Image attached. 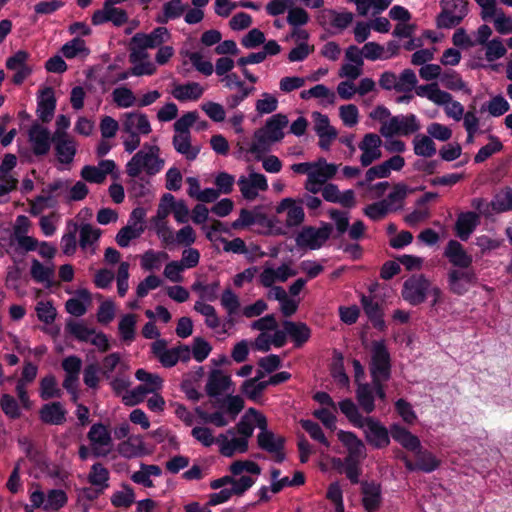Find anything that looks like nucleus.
<instances>
[{
    "label": "nucleus",
    "instance_id": "nucleus-1",
    "mask_svg": "<svg viewBox=\"0 0 512 512\" xmlns=\"http://www.w3.org/2000/svg\"><path fill=\"white\" fill-rule=\"evenodd\" d=\"M288 123L289 120L285 114H273L261 128L254 131L251 137H242L237 142L239 157H244L247 160L253 158L259 161L271 150L273 144L284 139V129Z\"/></svg>",
    "mask_w": 512,
    "mask_h": 512
},
{
    "label": "nucleus",
    "instance_id": "nucleus-2",
    "mask_svg": "<svg viewBox=\"0 0 512 512\" xmlns=\"http://www.w3.org/2000/svg\"><path fill=\"white\" fill-rule=\"evenodd\" d=\"M160 157V148L154 144L145 143L126 164V173L130 177H138L142 172L149 176L156 175L164 167Z\"/></svg>",
    "mask_w": 512,
    "mask_h": 512
},
{
    "label": "nucleus",
    "instance_id": "nucleus-3",
    "mask_svg": "<svg viewBox=\"0 0 512 512\" xmlns=\"http://www.w3.org/2000/svg\"><path fill=\"white\" fill-rule=\"evenodd\" d=\"M198 119L196 111L187 112L174 123V136L172 144L177 153L183 155L188 161L197 158L200 147L191 144L190 128Z\"/></svg>",
    "mask_w": 512,
    "mask_h": 512
},
{
    "label": "nucleus",
    "instance_id": "nucleus-4",
    "mask_svg": "<svg viewBox=\"0 0 512 512\" xmlns=\"http://www.w3.org/2000/svg\"><path fill=\"white\" fill-rule=\"evenodd\" d=\"M416 95L426 98L435 105L442 106L448 118L454 121H460L464 115V106L453 99V96L439 88L437 83L420 85L416 89Z\"/></svg>",
    "mask_w": 512,
    "mask_h": 512
},
{
    "label": "nucleus",
    "instance_id": "nucleus-5",
    "mask_svg": "<svg viewBox=\"0 0 512 512\" xmlns=\"http://www.w3.org/2000/svg\"><path fill=\"white\" fill-rule=\"evenodd\" d=\"M421 128L419 119L415 114H399L392 116L386 123L381 125L379 132L385 139L394 136H410Z\"/></svg>",
    "mask_w": 512,
    "mask_h": 512
},
{
    "label": "nucleus",
    "instance_id": "nucleus-6",
    "mask_svg": "<svg viewBox=\"0 0 512 512\" xmlns=\"http://www.w3.org/2000/svg\"><path fill=\"white\" fill-rule=\"evenodd\" d=\"M369 369L371 378L375 381L385 382L391 376L390 353L383 340L372 343Z\"/></svg>",
    "mask_w": 512,
    "mask_h": 512
},
{
    "label": "nucleus",
    "instance_id": "nucleus-7",
    "mask_svg": "<svg viewBox=\"0 0 512 512\" xmlns=\"http://www.w3.org/2000/svg\"><path fill=\"white\" fill-rule=\"evenodd\" d=\"M220 82L229 91H236L225 99L228 109L237 108L256 90L255 86L247 85L236 73L224 75V77L220 78Z\"/></svg>",
    "mask_w": 512,
    "mask_h": 512
},
{
    "label": "nucleus",
    "instance_id": "nucleus-8",
    "mask_svg": "<svg viewBox=\"0 0 512 512\" xmlns=\"http://www.w3.org/2000/svg\"><path fill=\"white\" fill-rule=\"evenodd\" d=\"M468 14L466 0H443L442 11L437 16V27L451 29L456 27Z\"/></svg>",
    "mask_w": 512,
    "mask_h": 512
},
{
    "label": "nucleus",
    "instance_id": "nucleus-9",
    "mask_svg": "<svg viewBox=\"0 0 512 512\" xmlns=\"http://www.w3.org/2000/svg\"><path fill=\"white\" fill-rule=\"evenodd\" d=\"M478 282L473 268L449 269L446 274L447 289L453 295L463 296Z\"/></svg>",
    "mask_w": 512,
    "mask_h": 512
},
{
    "label": "nucleus",
    "instance_id": "nucleus-10",
    "mask_svg": "<svg viewBox=\"0 0 512 512\" xmlns=\"http://www.w3.org/2000/svg\"><path fill=\"white\" fill-rule=\"evenodd\" d=\"M259 424L262 427L257 434L258 447L273 455L278 463L283 462L285 460V453L283 451L285 439L268 429L266 418H261Z\"/></svg>",
    "mask_w": 512,
    "mask_h": 512
},
{
    "label": "nucleus",
    "instance_id": "nucleus-11",
    "mask_svg": "<svg viewBox=\"0 0 512 512\" xmlns=\"http://www.w3.org/2000/svg\"><path fill=\"white\" fill-rule=\"evenodd\" d=\"M386 401L383 382L372 379L371 383H359L356 389V399L359 406L367 414L375 410V399Z\"/></svg>",
    "mask_w": 512,
    "mask_h": 512
},
{
    "label": "nucleus",
    "instance_id": "nucleus-12",
    "mask_svg": "<svg viewBox=\"0 0 512 512\" xmlns=\"http://www.w3.org/2000/svg\"><path fill=\"white\" fill-rule=\"evenodd\" d=\"M332 227L324 224L319 228L305 226L297 234L295 241L299 248L317 250L330 238Z\"/></svg>",
    "mask_w": 512,
    "mask_h": 512
},
{
    "label": "nucleus",
    "instance_id": "nucleus-13",
    "mask_svg": "<svg viewBox=\"0 0 512 512\" xmlns=\"http://www.w3.org/2000/svg\"><path fill=\"white\" fill-rule=\"evenodd\" d=\"M91 451L96 457L107 456L113 448V440L107 426L102 423H95L90 427L87 434Z\"/></svg>",
    "mask_w": 512,
    "mask_h": 512
},
{
    "label": "nucleus",
    "instance_id": "nucleus-14",
    "mask_svg": "<svg viewBox=\"0 0 512 512\" xmlns=\"http://www.w3.org/2000/svg\"><path fill=\"white\" fill-rule=\"evenodd\" d=\"M357 428L363 430L366 441L374 448H384L390 443L387 428L373 417L363 419L362 423Z\"/></svg>",
    "mask_w": 512,
    "mask_h": 512
},
{
    "label": "nucleus",
    "instance_id": "nucleus-15",
    "mask_svg": "<svg viewBox=\"0 0 512 512\" xmlns=\"http://www.w3.org/2000/svg\"><path fill=\"white\" fill-rule=\"evenodd\" d=\"M430 283L425 276L414 275L404 282L402 297L411 305H419L425 301Z\"/></svg>",
    "mask_w": 512,
    "mask_h": 512
},
{
    "label": "nucleus",
    "instance_id": "nucleus-16",
    "mask_svg": "<svg viewBox=\"0 0 512 512\" xmlns=\"http://www.w3.org/2000/svg\"><path fill=\"white\" fill-rule=\"evenodd\" d=\"M237 184L244 199L252 201L256 199L259 192L268 189V181L264 174L251 170L247 175H241Z\"/></svg>",
    "mask_w": 512,
    "mask_h": 512
},
{
    "label": "nucleus",
    "instance_id": "nucleus-17",
    "mask_svg": "<svg viewBox=\"0 0 512 512\" xmlns=\"http://www.w3.org/2000/svg\"><path fill=\"white\" fill-rule=\"evenodd\" d=\"M217 446L219 453L225 457L243 454L248 450L245 438L238 436L233 428L217 436Z\"/></svg>",
    "mask_w": 512,
    "mask_h": 512
},
{
    "label": "nucleus",
    "instance_id": "nucleus-18",
    "mask_svg": "<svg viewBox=\"0 0 512 512\" xmlns=\"http://www.w3.org/2000/svg\"><path fill=\"white\" fill-rule=\"evenodd\" d=\"M382 140L378 134L367 133L358 143L361 151L359 161L363 167H368L382 157Z\"/></svg>",
    "mask_w": 512,
    "mask_h": 512
},
{
    "label": "nucleus",
    "instance_id": "nucleus-19",
    "mask_svg": "<svg viewBox=\"0 0 512 512\" xmlns=\"http://www.w3.org/2000/svg\"><path fill=\"white\" fill-rule=\"evenodd\" d=\"M33 245L27 243L25 238L21 239L10 230H5L0 235V251L15 259L25 253L35 251Z\"/></svg>",
    "mask_w": 512,
    "mask_h": 512
},
{
    "label": "nucleus",
    "instance_id": "nucleus-20",
    "mask_svg": "<svg viewBox=\"0 0 512 512\" xmlns=\"http://www.w3.org/2000/svg\"><path fill=\"white\" fill-rule=\"evenodd\" d=\"M91 21L95 26L111 22L114 26L120 27L128 21V15L125 10L105 1L103 8L93 13Z\"/></svg>",
    "mask_w": 512,
    "mask_h": 512
},
{
    "label": "nucleus",
    "instance_id": "nucleus-21",
    "mask_svg": "<svg viewBox=\"0 0 512 512\" xmlns=\"http://www.w3.org/2000/svg\"><path fill=\"white\" fill-rule=\"evenodd\" d=\"M122 131L126 134L148 135L152 128L146 114L133 111L122 115Z\"/></svg>",
    "mask_w": 512,
    "mask_h": 512
},
{
    "label": "nucleus",
    "instance_id": "nucleus-22",
    "mask_svg": "<svg viewBox=\"0 0 512 512\" xmlns=\"http://www.w3.org/2000/svg\"><path fill=\"white\" fill-rule=\"evenodd\" d=\"M220 303L223 309L226 311L227 316L222 325V333L227 334L228 330L234 327L236 321L235 316L239 313L241 303L236 293L231 289H225L222 292Z\"/></svg>",
    "mask_w": 512,
    "mask_h": 512
},
{
    "label": "nucleus",
    "instance_id": "nucleus-23",
    "mask_svg": "<svg viewBox=\"0 0 512 512\" xmlns=\"http://www.w3.org/2000/svg\"><path fill=\"white\" fill-rule=\"evenodd\" d=\"M28 138L35 155H46L51 147V136L48 128L34 123L28 130Z\"/></svg>",
    "mask_w": 512,
    "mask_h": 512
},
{
    "label": "nucleus",
    "instance_id": "nucleus-24",
    "mask_svg": "<svg viewBox=\"0 0 512 512\" xmlns=\"http://www.w3.org/2000/svg\"><path fill=\"white\" fill-rule=\"evenodd\" d=\"M17 164V157L14 154H6L0 164V196H5L13 191L18 180L12 175V170Z\"/></svg>",
    "mask_w": 512,
    "mask_h": 512
},
{
    "label": "nucleus",
    "instance_id": "nucleus-25",
    "mask_svg": "<svg viewBox=\"0 0 512 512\" xmlns=\"http://www.w3.org/2000/svg\"><path fill=\"white\" fill-rule=\"evenodd\" d=\"M444 256L452 265L451 269L471 268L473 258L464 247L456 240H450L444 250Z\"/></svg>",
    "mask_w": 512,
    "mask_h": 512
},
{
    "label": "nucleus",
    "instance_id": "nucleus-26",
    "mask_svg": "<svg viewBox=\"0 0 512 512\" xmlns=\"http://www.w3.org/2000/svg\"><path fill=\"white\" fill-rule=\"evenodd\" d=\"M278 214L286 212V225L297 227L304 221L305 213L300 202L292 198H284L276 207Z\"/></svg>",
    "mask_w": 512,
    "mask_h": 512
},
{
    "label": "nucleus",
    "instance_id": "nucleus-27",
    "mask_svg": "<svg viewBox=\"0 0 512 512\" xmlns=\"http://www.w3.org/2000/svg\"><path fill=\"white\" fill-rule=\"evenodd\" d=\"M232 381L229 375L221 370H212L205 386L206 393L212 397H218L230 391Z\"/></svg>",
    "mask_w": 512,
    "mask_h": 512
},
{
    "label": "nucleus",
    "instance_id": "nucleus-28",
    "mask_svg": "<svg viewBox=\"0 0 512 512\" xmlns=\"http://www.w3.org/2000/svg\"><path fill=\"white\" fill-rule=\"evenodd\" d=\"M294 275H296V271L292 270L288 264L284 263L276 269L272 266L265 265L259 275V282L264 287H271L274 283L285 282Z\"/></svg>",
    "mask_w": 512,
    "mask_h": 512
},
{
    "label": "nucleus",
    "instance_id": "nucleus-29",
    "mask_svg": "<svg viewBox=\"0 0 512 512\" xmlns=\"http://www.w3.org/2000/svg\"><path fill=\"white\" fill-rule=\"evenodd\" d=\"M118 453L127 459L138 458L149 454L144 439L140 435H131L120 442L117 447Z\"/></svg>",
    "mask_w": 512,
    "mask_h": 512
},
{
    "label": "nucleus",
    "instance_id": "nucleus-30",
    "mask_svg": "<svg viewBox=\"0 0 512 512\" xmlns=\"http://www.w3.org/2000/svg\"><path fill=\"white\" fill-rule=\"evenodd\" d=\"M261 418L266 417L254 408H249L236 425V434L241 438H245L246 443H248L250 437L253 435L255 427L261 430L262 426L259 424Z\"/></svg>",
    "mask_w": 512,
    "mask_h": 512
},
{
    "label": "nucleus",
    "instance_id": "nucleus-31",
    "mask_svg": "<svg viewBox=\"0 0 512 512\" xmlns=\"http://www.w3.org/2000/svg\"><path fill=\"white\" fill-rule=\"evenodd\" d=\"M170 32L166 27H157L151 33H136L132 39L131 44L143 45L147 48H156L170 39Z\"/></svg>",
    "mask_w": 512,
    "mask_h": 512
},
{
    "label": "nucleus",
    "instance_id": "nucleus-32",
    "mask_svg": "<svg viewBox=\"0 0 512 512\" xmlns=\"http://www.w3.org/2000/svg\"><path fill=\"white\" fill-rule=\"evenodd\" d=\"M56 109V98L51 87H45L37 98V115L43 122H49Z\"/></svg>",
    "mask_w": 512,
    "mask_h": 512
},
{
    "label": "nucleus",
    "instance_id": "nucleus-33",
    "mask_svg": "<svg viewBox=\"0 0 512 512\" xmlns=\"http://www.w3.org/2000/svg\"><path fill=\"white\" fill-rule=\"evenodd\" d=\"M116 164L113 160H102L98 166L86 165L81 170V177L91 183H102L113 172Z\"/></svg>",
    "mask_w": 512,
    "mask_h": 512
},
{
    "label": "nucleus",
    "instance_id": "nucleus-34",
    "mask_svg": "<svg viewBox=\"0 0 512 512\" xmlns=\"http://www.w3.org/2000/svg\"><path fill=\"white\" fill-rule=\"evenodd\" d=\"M30 275L35 282L43 284L45 287H50L55 276V265L53 261L42 263L37 259H32Z\"/></svg>",
    "mask_w": 512,
    "mask_h": 512
},
{
    "label": "nucleus",
    "instance_id": "nucleus-35",
    "mask_svg": "<svg viewBox=\"0 0 512 512\" xmlns=\"http://www.w3.org/2000/svg\"><path fill=\"white\" fill-rule=\"evenodd\" d=\"M480 223V215L476 212H462L458 215L455 223L456 235L462 240L469 239Z\"/></svg>",
    "mask_w": 512,
    "mask_h": 512
},
{
    "label": "nucleus",
    "instance_id": "nucleus-36",
    "mask_svg": "<svg viewBox=\"0 0 512 512\" xmlns=\"http://www.w3.org/2000/svg\"><path fill=\"white\" fill-rule=\"evenodd\" d=\"M68 182V180L59 179L49 183L46 188L42 190V194L39 195V201H47L48 207H55L58 198L67 201Z\"/></svg>",
    "mask_w": 512,
    "mask_h": 512
},
{
    "label": "nucleus",
    "instance_id": "nucleus-37",
    "mask_svg": "<svg viewBox=\"0 0 512 512\" xmlns=\"http://www.w3.org/2000/svg\"><path fill=\"white\" fill-rule=\"evenodd\" d=\"M162 469L158 465L140 463L139 470L131 474L130 479L145 488L155 486L153 478L160 477Z\"/></svg>",
    "mask_w": 512,
    "mask_h": 512
},
{
    "label": "nucleus",
    "instance_id": "nucleus-38",
    "mask_svg": "<svg viewBox=\"0 0 512 512\" xmlns=\"http://www.w3.org/2000/svg\"><path fill=\"white\" fill-rule=\"evenodd\" d=\"M67 411L60 402L44 404L40 411L41 421L49 425H61L66 421Z\"/></svg>",
    "mask_w": 512,
    "mask_h": 512
},
{
    "label": "nucleus",
    "instance_id": "nucleus-39",
    "mask_svg": "<svg viewBox=\"0 0 512 512\" xmlns=\"http://www.w3.org/2000/svg\"><path fill=\"white\" fill-rule=\"evenodd\" d=\"M204 88L197 82L178 84L174 86L172 95L181 102L196 101L202 97Z\"/></svg>",
    "mask_w": 512,
    "mask_h": 512
},
{
    "label": "nucleus",
    "instance_id": "nucleus-40",
    "mask_svg": "<svg viewBox=\"0 0 512 512\" xmlns=\"http://www.w3.org/2000/svg\"><path fill=\"white\" fill-rule=\"evenodd\" d=\"M60 51L66 59H86L91 53L86 41L81 37H74L70 41L66 42L61 47Z\"/></svg>",
    "mask_w": 512,
    "mask_h": 512
},
{
    "label": "nucleus",
    "instance_id": "nucleus-41",
    "mask_svg": "<svg viewBox=\"0 0 512 512\" xmlns=\"http://www.w3.org/2000/svg\"><path fill=\"white\" fill-rule=\"evenodd\" d=\"M100 235L101 232L98 228H95L90 224L81 225L79 228L80 248L91 255L94 254Z\"/></svg>",
    "mask_w": 512,
    "mask_h": 512
},
{
    "label": "nucleus",
    "instance_id": "nucleus-42",
    "mask_svg": "<svg viewBox=\"0 0 512 512\" xmlns=\"http://www.w3.org/2000/svg\"><path fill=\"white\" fill-rule=\"evenodd\" d=\"M55 142V150L58 160L63 164H70L76 154V142L67 137L53 138Z\"/></svg>",
    "mask_w": 512,
    "mask_h": 512
},
{
    "label": "nucleus",
    "instance_id": "nucleus-43",
    "mask_svg": "<svg viewBox=\"0 0 512 512\" xmlns=\"http://www.w3.org/2000/svg\"><path fill=\"white\" fill-rule=\"evenodd\" d=\"M392 438L398 442L403 448L415 452L419 450L421 443L417 436L413 435L407 429L399 426L393 425L390 430Z\"/></svg>",
    "mask_w": 512,
    "mask_h": 512
},
{
    "label": "nucleus",
    "instance_id": "nucleus-44",
    "mask_svg": "<svg viewBox=\"0 0 512 512\" xmlns=\"http://www.w3.org/2000/svg\"><path fill=\"white\" fill-rule=\"evenodd\" d=\"M283 328L286 329L288 336L292 339L296 347L302 346L308 341L311 335L310 328L303 322L286 320L283 322Z\"/></svg>",
    "mask_w": 512,
    "mask_h": 512
},
{
    "label": "nucleus",
    "instance_id": "nucleus-45",
    "mask_svg": "<svg viewBox=\"0 0 512 512\" xmlns=\"http://www.w3.org/2000/svg\"><path fill=\"white\" fill-rule=\"evenodd\" d=\"M361 304L365 314L373 323V326L379 330H384L385 321L383 319L382 310L378 302L374 301V299L370 296L362 295Z\"/></svg>",
    "mask_w": 512,
    "mask_h": 512
},
{
    "label": "nucleus",
    "instance_id": "nucleus-46",
    "mask_svg": "<svg viewBox=\"0 0 512 512\" xmlns=\"http://www.w3.org/2000/svg\"><path fill=\"white\" fill-rule=\"evenodd\" d=\"M356 6L359 15L366 16L369 12L377 15L386 10L392 3V0H346Z\"/></svg>",
    "mask_w": 512,
    "mask_h": 512
},
{
    "label": "nucleus",
    "instance_id": "nucleus-47",
    "mask_svg": "<svg viewBox=\"0 0 512 512\" xmlns=\"http://www.w3.org/2000/svg\"><path fill=\"white\" fill-rule=\"evenodd\" d=\"M363 506L367 512H375L381 503V488L375 483H365L362 487Z\"/></svg>",
    "mask_w": 512,
    "mask_h": 512
},
{
    "label": "nucleus",
    "instance_id": "nucleus-48",
    "mask_svg": "<svg viewBox=\"0 0 512 512\" xmlns=\"http://www.w3.org/2000/svg\"><path fill=\"white\" fill-rule=\"evenodd\" d=\"M338 166L332 163H327L325 159L320 158L314 162V167L309 173V177L323 185L331 179L337 172Z\"/></svg>",
    "mask_w": 512,
    "mask_h": 512
},
{
    "label": "nucleus",
    "instance_id": "nucleus-49",
    "mask_svg": "<svg viewBox=\"0 0 512 512\" xmlns=\"http://www.w3.org/2000/svg\"><path fill=\"white\" fill-rule=\"evenodd\" d=\"M169 259V255L165 251L147 250L141 255L140 265L145 271L159 270L163 262Z\"/></svg>",
    "mask_w": 512,
    "mask_h": 512
},
{
    "label": "nucleus",
    "instance_id": "nucleus-50",
    "mask_svg": "<svg viewBox=\"0 0 512 512\" xmlns=\"http://www.w3.org/2000/svg\"><path fill=\"white\" fill-rule=\"evenodd\" d=\"M264 377L262 371H257V375L254 378L244 381L242 385V392L251 400H257L267 388L266 381H261Z\"/></svg>",
    "mask_w": 512,
    "mask_h": 512
},
{
    "label": "nucleus",
    "instance_id": "nucleus-51",
    "mask_svg": "<svg viewBox=\"0 0 512 512\" xmlns=\"http://www.w3.org/2000/svg\"><path fill=\"white\" fill-rule=\"evenodd\" d=\"M484 49V60L490 65L495 61L505 57L507 54V48L501 38H493L488 43L483 45Z\"/></svg>",
    "mask_w": 512,
    "mask_h": 512
},
{
    "label": "nucleus",
    "instance_id": "nucleus-52",
    "mask_svg": "<svg viewBox=\"0 0 512 512\" xmlns=\"http://www.w3.org/2000/svg\"><path fill=\"white\" fill-rule=\"evenodd\" d=\"M413 150L417 156L430 158L437 152L435 143L427 135L418 134L413 139Z\"/></svg>",
    "mask_w": 512,
    "mask_h": 512
},
{
    "label": "nucleus",
    "instance_id": "nucleus-53",
    "mask_svg": "<svg viewBox=\"0 0 512 512\" xmlns=\"http://www.w3.org/2000/svg\"><path fill=\"white\" fill-rule=\"evenodd\" d=\"M135 377L138 381L142 382V386L146 388L150 394L157 393L162 389L163 380L156 373H150L144 369H138L135 373Z\"/></svg>",
    "mask_w": 512,
    "mask_h": 512
},
{
    "label": "nucleus",
    "instance_id": "nucleus-54",
    "mask_svg": "<svg viewBox=\"0 0 512 512\" xmlns=\"http://www.w3.org/2000/svg\"><path fill=\"white\" fill-rule=\"evenodd\" d=\"M188 5L182 0H170L163 5L162 16L158 18V22L167 23L169 20L181 17L187 10Z\"/></svg>",
    "mask_w": 512,
    "mask_h": 512
},
{
    "label": "nucleus",
    "instance_id": "nucleus-55",
    "mask_svg": "<svg viewBox=\"0 0 512 512\" xmlns=\"http://www.w3.org/2000/svg\"><path fill=\"white\" fill-rule=\"evenodd\" d=\"M30 227L31 222L29 218L25 215H18L10 232L21 239L25 238L28 244L33 245V247L37 249L38 240L35 237L28 235Z\"/></svg>",
    "mask_w": 512,
    "mask_h": 512
},
{
    "label": "nucleus",
    "instance_id": "nucleus-56",
    "mask_svg": "<svg viewBox=\"0 0 512 512\" xmlns=\"http://www.w3.org/2000/svg\"><path fill=\"white\" fill-rule=\"evenodd\" d=\"M408 193V188L404 184H397L393 190L382 201L387 206L390 212L402 208L404 199Z\"/></svg>",
    "mask_w": 512,
    "mask_h": 512
},
{
    "label": "nucleus",
    "instance_id": "nucleus-57",
    "mask_svg": "<svg viewBox=\"0 0 512 512\" xmlns=\"http://www.w3.org/2000/svg\"><path fill=\"white\" fill-rule=\"evenodd\" d=\"M137 319L134 314H125L118 324L120 338L127 343L135 339Z\"/></svg>",
    "mask_w": 512,
    "mask_h": 512
},
{
    "label": "nucleus",
    "instance_id": "nucleus-58",
    "mask_svg": "<svg viewBox=\"0 0 512 512\" xmlns=\"http://www.w3.org/2000/svg\"><path fill=\"white\" fill-rule=\"evenodd\" d=\"M219 282L215 281L210 284H204L201 281H195L191 289L195 293L199 295L200 300L199 301H214L217 298L218 291H219Z\"/></svg>",
    "mask_w": 512,
    "mask_h": 512
},
{
    "label": "nucleus",
    "instance_id": "nucleus-59",
    "mask_svg": "<svg viewBox=\"0 0 512 512\" xmlns=\"http://www.w3.org/2000/svg\"><path fill=\"white\" fill-rule=\"evenodd\" d=\"M414 453L417 458L418 468L420 471L431 473L439 467L440 461L433 453L427 450H422L421 447Z\"/></svg>",
    "mask_w": 512,
    "mask_h": 512
},
{
    "label": "nucleus",
    "instance_id": "nucleus-60",
    "mask_svg": "<svg viewBox=\"0 0 512 512\" xmlns=\"http://www.w3.org/2000/svg\"><path fill=\"white\" fill-rule=\"evenodd\" d=\"M278 108V99L275 95L263 92L255 102V111L257 115L263 116L275 112Z\"/></svg>",
    "mask_w": 512,
    "mask_h": 512
},
{
    "label": "nucleus",
    "instance_id": "nucleus-61",
    "mask_svg": "<svg viewBox=\"0 0 512 512\" xmlns=\"http://www.w3.org/2000/svg\"><path fill=\"white\" fill-rule=\"evenodd\" d=\"M337 407L355 427H358L362 423L363 419L366 418L361 415L357 405L351 399L347 398L340 401Z\"/></svg>",
    "mask_w": 512,
    "mask_h": 512
},
{
    "label": "nucleus",
    "instance_id": "nucleus-62",
    "mask_svg": "<svg viewBox=\"0 0 512 512\" xmlns=\"http://www.w3.org/2000/svg\"><path fill=\"white\" fill-rule=\"evenodd\" d=\"M66 329L75 339L88 343L93 336L94 328L88 327L82 321H71L67 323Z\"/></svg>",
    "mask_w": 512,
    "mask_h": 512
},
{
    "label": "nucleus",
    "instance_id": "nucleus-63",
    "mask_svg": "<svg viewBox=\"0 0 512 512\" xmlns=\"http://www.w3.org/2000/svg\"><path fill=\"white\" fill-rule=\"evenodd\" d=\"M62 391L57 385L56 378L53 375L45 376L40 382V397L48 400L54 397H61Z\"/></svg>",
    "mask_w": 512,
    "mask_h": 512
},
{
    "label": "nucleus",
    "instance_id": "nucleus-64",
    "mask_svg": "<svg viewBox=\"0 0 512 512\" xmlns=\"http://www.w3.org/2000/svg\"><path fill=\"white\" fill-rule=\"evenodd\" d=\"M491 205L496 212L512 210V189L507 187L499 191L493 198Z\"/></svg>",
    "mask_w": 512,
    "mask_h": 512
}]
</instances>
